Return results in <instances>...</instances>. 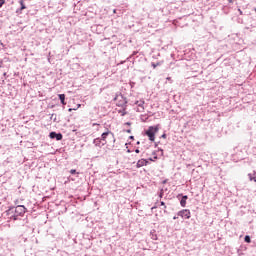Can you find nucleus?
<instances>
[{
	"label": "nucleus",
	"instance_id": "1",
	"mask_svg": "<svg viewBox=\"0 0 256 256\" xmlns=\"http://www.w3.org/2000/svg\"><path fill=\"white\" fill-rule=\"evenodd\" d=\"M159 131V125L157 126H150L148 130L146 131L147 137H149L150 141H155V133Z\"/></svg>",
	"mask_w": 256,
	"mask_h": 256
},
{
	"label": "nucleus",
	"instance_id": "2",
	"mask_svg": "<svg viewBox=\"0 0 256 256\" xmlns=\"http://www.w3.org/2000/svg\"><path fill=\"white\" fill-rule=\"evenodd\" d=\"M25 213H27V208H25V206L23 205H18L15 208V215L17 217H23L25 215Z\"/></svg>",
	"mask_w": 256,
	"mask_h": 256
},
{
	"label": "nucleus",
	"instance_id": "3",
	"mask_svg": "<svg viewBox=\"0 0 256 256\" xmlns=\"http://www.w3.org/2000/svg\"><path fill=\"white\" fill-rule=\"evenodd\" d=\"M178 216L182 217V219H191V211L189 209H184L178 212Z\"/></svg>",
	"mask_w": 256,
	"mask_h": 256
},
{
	"label": "nucleus",
	"instance_id": "4",
	"mask_svg": "<svg viewBox=\"0 0 256 256\" xmlns=\"http://www.w3.org/2000/svg\"><path fill=\"white\" fill-rule=\"evenodd\" d=\"M108 135H113V132L108 130L107 132L102 133V135H101L102 145H107V136Z\"/></svg>",
	"mask_w": 256,
	"mask_h": 256
},
{
	"label": "nucleus",
	"instance_id": "5",
	"mask_svg": "<svg viewBox=\"0 0 256 256\" xmlns=\"http://www.w3.org/2000/svg\"><path fill=\"white\" fill-rule=\"evenodd\" d=\"M50 139H56L57 141H61V139H63V134H61V133L57 134L55 132H51Z\"/></svg>",
	"mask_w": 256,
	"mask_h": 256
},
{
	"label": "nucleus",
	"instance_id": "6",
	"mask_svg": "<svg viewBox=\"0 0 256 256\" xmlns=\"http://www.w3.org/2000/svg\"><path fill=\"white\" fill-rule=\"evenodd\" d=\"M147 163H149V161H147L146 159H140V160H138L136 167H137V169H141V167H145V165H147Z\"/></svg>",
	"mask_w": 256,
	"mask_h": 256
},
{
	"label": "nucleus",
	"instance_id": "7",
	"mask_svg": "<svg viewBox=\"0 0 256 256\" xmlns=\"http://www.w3.org/2000/svg\"><path fill=\"white\" fill-rule=\"evenodd\" d=\"M93 143H94V145L96 147H103V140H102V138H95Z\"/></svg>",
	"mask_w": 256,
	"mask_h": 256
},
{
	"label": "nucleus",
	"instance_id": "8",
	"mask_svg": "<svg viewBox=\"0 0 256 256\" xmlns=\"http://www.w3.org/2000/svg\"><path fill=\"white\" fill-rule=\"evenodd\" d=\"M187 199L188 197L187 196H183L181 201H180V205L181 207H185V205H187Z\"/></svg>",
	"mask_w": 256,
	"mask_h": 256
},
{
	"label": "nucleus",
	"instance_id": "9",
	"mask_svg": "<svg viewBox=\"0 0 256 256\" xmlns=\"http://www.w3.org/2000/svg\"><path fill=\"white\" fill-rule=\"evenodd\" d=\"M62 105H67V103H65V94H59L58 95Z\"/></svg>",
	"mask_w": 256,
	"mask_h": 256
},
{
	"label": "nucleus",
	"instance_id": "10",
	"mask_svg": "<svg viewBox=\"0 0 256 256\" xmlns=\"http://www.w3.org/2000/svg\"><path fill=\"white\" fill-rule=\"evenodd\" d=\"M119 113L122 115V117H124V115H127V110L124 107L123 110H119Z\"/></svg>",
	"mask_w": 256,
	"mask_h": 256
},
{
	"label": "nucleus",
	"instance_id": "11",
	"mask_svg": "<svg viewBox=\"0 0 256 256\" xmlns=\"http://www.w3.org/2000/svg\"><path fill=\"white\" fill-rule=\"evenodd\" d=\"M20 5H21V11H23V9H26L25 7V3L23 2V0H20Z\"/></svg>",
	"mask_w": 256,
	"mask_h": 256
},
{
	"label": "nucleus",
	"instance_id": "12",
	"mask_svg": "<svg viewBox=\"0 0 256 256\" xmlns=\"http://www.w3.org/2000/svg\"><path fill=\"white\" fill-rule=\"evenodd\" d=\"M79 107H81V104H78L77 105V108H69L68 111L71 112V111H77V109H79Z\"/></svg>",
	"mask_w": 256,
	"mask_h": 256
},
{
	"label": "nucleus",
	"instance_id": "13",
	"mask_svg": "<svg viewBox=\"0 0 256 256\" xmlns=\"http://www.w3.org/2000/svg\"><path fill=\"white\" fill-rule=\"evenodd\" d=\"M244 241H245L246 243H251V237L245 236Z\"/></svg>",
	"mask_w": 256,
	"mask_h": 256
},
{
	"label": "nucleus",
	"instance_id": "14",
	"mask_svg": "<svg viewBox=\"0 0 256 256\" xmlns=\"http://www.w3.org/2000/svg\"><path fill=\"white\" fill-rule=\"evenodd\" d=\"M159 65H161V63L160 62H158V63H152V67H153V69H157V67H159Z\"/></svg>",
	"mask_w": 256,
	"mask_h": 256
},
{
	"label": "nucleus",
	"instance_id": "15",
	"mask_svg": "<svg viewBox=\"0 0 256 256\" xmlns=\"http://www.w3.org/2000/svg\"><path fill=\"white\" fill-rule=\"evenodd\" d=\"M70 173H71V175H75V173H77V170L72 169V170H70Z\"/></svg>",
	"mask_w": 256,
	"mask_h": 256
},
{
	"label": "nucleus",
	"instance_id": "16",
	"mask_svg": "<svg viewBox=\"0 0 256 256\" xmlns=\"http://www.w3.org/2000/svg\"><path fill=\"white\" fill-rule=\"evenodd\" d=\"M5 5V0H0V7H3Z\"/></svg>",
	"mask_w": 256,
	"mask_h": 256
},
{
	"label": "nucleus",
	"instance_id": "17",
	"mask_svg": "<svg viewBox=\"0 0 256 256\" xmlns=\"http://www.w3.org/2000/svg\"><path fill=\"white\" fill-rule=\"evenodd\" d=\"M161 206L164 207V209H167V206L165 205V202H161Z\"/></svg>",
	"mask_w": 256,
	"mask_h": 256
},
{
	"label": "nucleus",
	"instance_id": "18",
	"mask_svg": "<svg viewBox=\"0 0 256 256\" xmlns=\"http://www.w3.org/2000/svg\"><path fill=\"white\" fill-rule=\"evenodd\" d=\"M138 106L140 107V109H142V111H143V104H138Z\"/></svg>",
	"mask_w": 256,
	"mask_h": 256
},
{
	"label": "nucleus",
	"instance_id": "19",
	"mask_svg": "<svg viewBox=\"0 0 256 256\" xmlns=\"http://www.w3.org/2000/svg\"><path fill=\"white\" fill-rule=\"evenodd\" d=\"M240 15H243V11H241V9H238Z\"/></svg>",
	"mask_w": 256,
	"mask_h": 256
},
{
	"label": "nucleus",
	"instance_id": "20",
	"mask_svg": "<svg viewBox=\"0 0 256 256\" xmlns=\"http://www.w3.org/2000/svg\"><path fill=\"white\" fill-rule=\"evenodd\" d=\"M166 79H167V81H171V77H167Z\"/></svg>",
	"mask_w": 256,
	"mask_h": 256
},
{
	"label": "nucleus",
	"instance_id": "21",
	"mask_svg": "<svg viewBox=\"0 0 256 256\" xmlns=\"http://www.w3.org/2000/svg\"><path fill=\"white\" fill-rule=\"evenodd\" d=\"M123 104H124V105H127V101L123 100Z\"/></svg>",
	"mask_w": 256,
	"mask_h": 256
},
{
	"label": "nucleus",
	"instance_id": "22",
	"mask_svg": "<svg viewBox=\"0 0 256 256\" xmlns=\"http://www.w3.org/2000/svg\"><path fill=\"white\" fill-rule=\"evenodd\" d=\"M135 153H140L139 149H136V150H135Z\"/></svg>",
	"mask_w": 256,
	"mask_h": 256
},
{
	"label": "nucleus",
	"instance_id": "23",
	"mask_svg": "<svg viewBox=\"0 0 256 256\" xmlns=\"http://www.w3.org/2000/svg\"><path fill=\"white\" fill-rule=\"evenodd\" d=\"M125 125H131V123L130 122H126Z\"/></svg>",
	"mask_w": 256,
	"mask_h": 256
},
{
	"label": "nucleus",
	"instance_id": "24",
	"mask_svg": "<svg viewBox=\"0 0 256 256\" xmlns=\"http://www.w3.org/2000/svg\"><path fill=\"white\" fill-rule=\"evenodd\" d=\"M113 13H117V10H116V9H114V10H113Z\"/></svg>",
	"mask_w": 256,
	"mask_h": 256
},
{
	"label": "nucleus",
	"instance_id": "25",
	"mask_svg": "<svg viewBox=\"0 0 256 256\" xmlns=\"http://www.w3.org/2000/svg\"><path fill=\"white\" fill-rule=\"evenodd\" d=\"M228 2L233 3V0H228Z\"/></svg>",
	"mask_w": 256,
	"mask_h": 256
},
{
	"label": "nucleus",
	"instance_id": "26",
	"mask_svg": "<svg viewBox=\"0 0 256 256\" xmlns=\"http://www.w3.org/2000/svg\"><path fill=\"white\" fill-rule=\"evenodd\" d=\"M127 133H131V130H127Z\"/></svg>",
	"mask_w": 256,
	"mask_h": 256
},
{
	"label": "nucleus",
	"instance_id": "27",
	"mask_svg": "<svg viewBox=\"0 0 256 256\" xmlns=\"http://www.w3.org/2000/svg\"><path fill=\"white\" fill-rule=\"evenodd\" d=\"M114 101H117V97L114 98Z\"/></svg>",
	"mask_w": 256,
	"mask_h": 256
},
{
	"label": "nucleus",
	"instance_id": "28",
	"mask_svg": "<svg viewBox=\"0 0 256 256\" xmlns=\"http://www.w3.org/2000/svg\"><path fill=\"white\" fill-rule=\"evenodd\" d=\"M162 137H164V139H165V134H163Z\"/></svg>",
	"mask_w": 256,
	"mask_h": 256
},
{
	"label": "nucleus",
	"instance_id": "29",
	"mask_svg": "<svg viewBox=\"0 0 256 256\" xmlns=\"http://www.w3.org/2000/svg\"><path fill=\"white\" fill-rule=\"evenodd\" d=\"M173 219H177V217H176V216H174V217H173Z\"/></svg>",
	"mask_w": 256,
	"mask_h": 256
},
{
	"label": "nucleus",
	"instance_id": "30",
	"mask_svg": "<svg viewBox=\"0 0 256 256\" xmlns=\"http://www.w3.org/2000/svg\"><path fill=\"white\" fill-rule=\"evenodd\" d=\"M138 111H140V112H141V111H143V110H139V109H138Z\"/></svg>",
	"mask_w": 256,
	"mask_h": 256
},
{
	"label": "nucleus",
	"instance_id": "31",
	"mask_svg": "<svg viewBox=\"0 0 256 256\" xmlns=\"http://www.w3.org/2000/svg\"><path fill=\"white\" fill-rule=\"evenodd\" d=\"M255 11H256V8H255Z\"/></svg>",
	"mask_w": 256,
	"mask_h": 256
},
{
	"label": "nucleus",
	"instance_id": "32",
	"mask_svg": "<svg viewBox=\"0 0 256 256\" xmlns=\"http://www.w3.org/2000/svg\"><path fill=\"white\" fill-rule=\"evenodd\" d=\"M0 68H1V65H0Z\"/></svg>",
	"mask_w": 256,
	"mask_h": 256
}]
</instances>
